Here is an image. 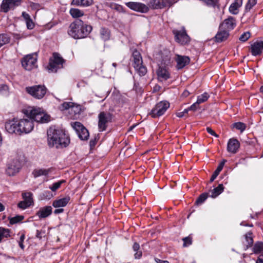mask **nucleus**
Segmentation results:
<instances>
[{"mask_svg": "<svg viewBox=\"0 0 263 263\" xmlns=\"http://www.w3.org/2000/svg\"><path fill=\"white\" fill-rule=\"evenodd\" d=\"M209 95L208 93L204 92L197 98V102L199 104L205 102L209 98Z\"/></svg>", "mask_w": 263, "mask_h": 263, "instance_id": "36", "label": "nucleus"}, {"mask_svg": "<svg viewBox=\"0 0 263 263\" xmlns=\"http://www.w3.org/2000/svg\"><path fill=\"white\" fill-rule=\"evenodd\" d=\"M190 95V92L189 91H188L187 90H185L183 93H182V96L184 97H187V96H189V95Z\"/></svg>", "mask_w": 263, "mask_h": 263, "instance_id": "61", "label": "nucleus"}, {"mask_svg": "<svg viewBox=\"0 0 263 263\" xmlns=\"http://www.w3.org/2000/svg\"><path fill=\"white\" fill-rule=\"evenodd\" d=\"M29 206H30V205L25 200L22 201L18 203V206L22 209H25Z\"/></svg>", "mask_w": 263, "mask_h": 263, "instance_id": "49", "label": "nucleus"}, {"mask_svg": "<svg viewBox=\"0 0 263 263\" xmlns=\"http://www.w3.org/2000/svg\"><path fill=\"white\" fill-rule=\"evenodd\" d=\"M64 60L60 54L53 53L52 57L50 59L48 69L49 72H56L58 69L63 68Z\"/></svg>", "mask_w": 263, "mask_h": 263, "instance_id": "7", "label": "nucleus"}, {"mask_svg": "<svg viewBox=\"0 0 263 263\" xmlns=\"http://www.w3.org/2000/svg\"><path fill=\"white\" fill-rule=\"evenodd\" d=\"M235 25V21L233 17H228L220 24L219 27L230 32L231 30L234 29Z\"/></svg>", "mask_w": 263, "mask_h": 263, "instance_id": "14", "label": "nucleus"}, {"mask_svg": "<svg viewBox=\"0 0 263 263\" xmlns=\"http://www.w3.org/2000/svg\"><path fill=\"white\" fill-rule=\"evenodd\" d=\"M80 139L82 140H87L89 137V133L88 130L84 127L80 132L77 133Z\"/></svg>", "mask_w": 263, "mask_h": 263, "instance_id": "30", "label": "nucleus"}, {"mask_svg": "<svg viewBox=\"0 0 263 263\" xmlns=\"http://www.w3.org/2000/svg\"><path fill=\"white\" fill-rule=\"evenodd\" d=\"M251 36V33L249 31H247L242 33L239 37V40L242 42L247 41Z\"/></svg>", "mask_w": 263, "mask_h": 263, "instance_id": "45", "label": "nucleus"}, {"mask_svg": "<svg viewBox=\"0 0 263 263\" xmlns=\"http://www.w3.org/2000/svg\"><path fill=\"white\" fill-rule=\"evenodd\" d=\"M133 250L135 251H137L140 249V246L139 244L137 242H135L133 246Z\"/></svg>", "mask_w": 263, "mask_h": 263, "instance_id": "56", "label": "nucleus"}, {"mask_svg": "<svg viewBox=\"0 0 263 263\" xmlns=\"http://www.w3.org/2000/svg\"><path fill=\"white\" fill-rule=\"evenodd\" d=\"M175 60L177 63L176 67L178 69H182L190 62V59L189 57L179 54L176 55Z\"/></svg>", "mask_w": 263, "mask_h": 263, "instance_id": "15", "label": "nucleus"}, {"mask_svg": "<svg viewBox=\"0 0 263 263\" xmlns=\"http://www.w3.org/2000/svg\"><path fill=\"white\" fill-rule=\"evenodd\" d=\"M48 144L50 147H66L69 143L70 140L62 129L50 127L47 130Z\"/></svg>", "mask_w": 263, "mask_h": 263, "instance_id": "2", "label": "nucleus"}, {"mask_svg": "<svg viewBox=\"0 0 263 263\" xmlns=\"http://www.w3.org/2000/svg\"><path fill=\"white\" fill-rule=\"evenodd\" d=\"M149 6L153 9H159L163 8L162 3L160 0H151L149 2Z\"/></svg>", "mask_w": 263, "mask_h": 263, "instance_id": "32", "label": "nucleus"}, {"mask_svg": "<svg viewBox=\"0 0 263 263\" xmlns=\"http://www.w3.org/2000/svg\"><path fill=\"white\" fill-rule=\"evenodd\" d=\"M136 253L135 254V257L136 258H140L142 256V252L141 251H136Z\"/></svg>", "mask_w": 263, "mask_h": 263, "instance_id": "57", "label": "nucleus"}, {"mask_svg": "<svg viewBox=\"0 0 263 263\" xmlns=\"http://www.w3.org/2000/svg\"><path fill=\"white\" fill-rule=\"evenodd\" d=\"M223 190L224 187L223 184H219L217 187L214 188L213 190L211 191L212 194L211 197L212 198H216L223 191Z\"/></svg>", "mask_w": 263, "mask_h": 263, "instance_id": "28", "label": "nucleus"}, {"mask_svg": "<svg viewBox=\"0 0 263 263\" xmlns=\"http://www.w3.org/2000/svg\"><path fill=\"white\" fill-rule=\"evenodd\" d=\"M113 115L108 111H101L98 115V126L99 132L105 130L108 124L112 122Z\"/></svg>", "mask_w": 263, "mask_h": 263, "instance_id": "6", "label": "nucleus"}, {"mask_svg": "<svg viewBox=\"0 0 263 263\" xmlns=\"http://www.w3.org/2000/svg\"><path fill=\"white\" fill-rule=\"evenodd\" d=\"M24 217L22 215L15 216L10 218V223L11 224H15L17 222L21 221L24 219Z\"/></svg>", "mask_w": 263, "mask_h": 263, "instance_id": "40", "label": "nucleus"}, {"mask_svg": "<svg viewBox=\"0 0 263 263\" xmlns=\"http://www.w3.org/2000/svg\"><path fill=\"white\" fill-rule=\"evenodd\" d=\"M37 55L36 53L26 55L21 61L22 66L27 70H31L37 67Z\"/></svg>", "mask_w": 263, "mask_h": 263, "instance_id": "11", "label": "nucleus"}, {"mask_svg": "<svg viewBox=\"0 0 263 263\" xmlns=\"http://www.w3.org/2000/svg\"><path fill=\"white\" fill-rule=\"evenodd\" d=\"M199 107V104L197 102L193 104L190 107H188V110L192 111H195Z\"/></svg>", "mask_w": 263, "mask_h": 263, "instance_id": "51", "label": "nucleus"}, {"mask_svg": "<svg viewBox=\"0 0 263 263\" xmlns=\"http://www.w3.org/2000/svg\"><path fill=\"white\" fill-rule=\"evenodd\" d=\"M239 142L236 139H231L227 146V150L229 152L235 154L237 152L239 147Z\"/></svg>", "mask_w": 263, "mask_h": 263, "instance_id": "19", "label": "nucleus"}, {"mask_svg": "<svg viewBox=\"0 0 263 263\" xmlns=\"http://www.w3.org/2000/svg\"><path fill=\"white\" fill-rule=\"evenodd\" d=\"M252 235V233L249 232L247 234H246L245 236L246 240L247 243V244L246 245L247 248L251 247L253 243V239Z\"/></svg>", "mask_w": 263, "mask_h": 263, "instance_id": "35", "label": "nucleus"}, {"mask_svg": "<svg viewBox=\"0 0 263 263\" xmlns=\"http://www.w3.org/2000/svg\"><path fill=\"white\" fill-rule=\"evenodd\" d=\"M47 88L44 85H38L31 87H27L26 91L34 98L41 99L47 92Z\"/></svg>", "mask_w": 263, "mask_h": 263, "instance_id": "8", "label": "nucleus"}, {"mask_svg": "<svg viewBox=\"0 0 263 263\" xmlns=\"http://www.w3.org/2000/svg\"><path fill=\"white\" fill-rule=\"evenodd\" d=\"M36 237L41 239L42 237V232L39 230H37L36 231V235H35Z\"/></svg>", "mask_w": 263, "mask_h": 263, "instance_id": "59", "label": "nucleus"}, {"mask_svg": "<svg viewBox=\"0 0 263 263\" xmlns=\"http://www.w3.org/2000/svg\"><path fill=\"white\" fill-rule=\"evenodd\" d=\"M11 231L9 229L0 227V243L5 238L10 237Z\"/></svg>", "mask_w": 263, "mask_h": 263, "instance_id": "27", "label": "nucleus"}, {"mask_svg": "<svg viewBox=\"0 0 263 263\" xmlns=\"http://www.w3.org/2000/svg\"><path fill=\"white\" fill-rule=\"evenodd\" d=\"M93 0H72L71 5L87 7L91 5Z\"/></svg>", "mask_w": 263, "mask_h": 263, "instance_id": "25", "label": "nucleus"}, {"mask_svg": "<svg viewBox=\"0 0 263 263\" xmlns=\"http://www.w3.org/2000/svg\"><path fill=\"white\" fill-rule=\"evenodd\" d=\"M91 30V26L84 24L82 20L77 19L70 24L68 32L74 39H82L86 37Z\"/></svg>", "mask_w": 263, "mask_h": 263, "instance_id": "3", "label": "nucleus"}, {"mask_svg": "<svg viewBox=\"0 0 263 263\" xmlns=\"http://www.w3.org/2000/svg\"><path fill=\"white\" fill-rule=\"evenodd\" d=\"M233 127L239 130L241 133L243 132L246 128V125L242 122H236L233 124Z\"/></svg>", "mask_w": 263, "mask_h": 263, "instance_id": "37", "label": "nucleus"}, {"mask_svg": "<svg viewBox=\"0 0 263 263\" xmlns=\"http://www.w3.org/2000/svg\"><path fill=\"white\" fill-rule=\"evenodd\" d=\"M164 7H170L175 3V0H161Z\"/></svg>", "mask_w": 263, "mask_h": 263, "instance_id": "48", "label": "nucleus"}, {"mask_svg": "<svg viewBox=\"0 0 263 263\" xmlns=\"http://www.w3.org/2000/svg\"><path fill=\"white\" fill-rule=\"evenodd\" d=\"M22 0H3L1 4V10L4 12L14 9L20 6Z\"/></svg>", "mask_w": 263, "mask_h": 263, "instance_id": "12", "label": "nucleus"}, {"mask_svg": "<svg viewBox=\"0 0 263 263\" xmlns=\"http://www.w3.org/2000/svg\"><path fill=\"white\" fill-rule=\"evenodd\" d=\"M182 240L183 241V246L184 247H186L191 245L192 242V238L190 236L183 238Z\"/></svg>", "mask_w": 263, "mask_h": 263, "instance_id": "47", "label": "nucleus"}, {"mask_svg": "<svg viewBox=\"0 0 263 263\" xmlns=\"http://www.w3.org/2000/svg\"><path fill=\"white\" fill-rule=\"evenodd\" d=\"M25 239V235L22 234L20 238V240L18 241L19 246L22 249H24V246L23 245V242Z\"/></svg>", "mask_w": 263, "mask_h": 263, "instance_id": "53", "label": "nucleus"}, {"mask_svg": "<svg viewBox=\"0 0 263 263\" xmlns=\"http://www.w3.org/2000/svg\"><path fill=\"white\" fill-rule=\"evenodd\" d=\"M133 65L136 72L139 76H145L147 72V68L143 64V60L141 54L137 50L133 53Z\"/></svg>", "mask_w": 263, "mask_h": 263, "instance_id": "5", "label": "nucleus"}, {"mask_svg": "<svg viewBox=\"0 0 263 263\" xmlns=\"http://www.w3.org/2000/svg\"><path fill=\"white\" fill-rule=\"evenodd\" d=\"M32 121L29 118L21 119L19 121H11L5 124L6 130L10 133L21 135L22 133H29L33 128Z\"/></svg>", "mask_w": 263, "mask_h": 263, "instance_id": "1", "label": "nucleus"}, {"mask_svg": "<svg viewBox=\"0 0 263 263\" xmlns=\"http://www.w3.org/2000/svg\"><path fill=\"white\" fill-rule=\"evenodd\" d=\"M52 213L51 206H46L40 209L36 213V215L40 218H45L49 216Z\"/></svg>", "mask_w": 263, "mask_h": 263, "instance_id": "20", "label": "nucleus"}, {"mask_svg": "<svg viewBox=\"0 0 263 263\" xmlns=\"http://www.w3.org/2000/svg\"><path fill=\"white\" fill-rule=\"evenodd\" d=\"M205 3H206L208 5L214 6L216 3L217 0H202Z\"/></svg>", "mask_w": 263, "mask_h": 263, "instance_id": "52", "label": "nucleus"}, {"mask_svg": "<svg viewBox=\"0 0 263 263\" xmlns=\"http://www.w3.org/2000/svg\"><path fill=\"white\" fill-rule=\"evenodd\" d=\"M21 168L20 162L17 160H14L10 162L6 169V173L9 176H14Z\"/></svg>", "mask_w": 263, "mask_h": 263, "instance_id": "13", "label": "nucleus"}, {"mask_svg": "<svg viewBox=\"0 0 263 263\" xmlns=\"http://www.w3.org/2000/svg\"><path fill=\"white\" fill-rule=\"evenodd\" d=\"M74 106L73 103L72 102H64L61 106L60 109L61 110L68 109L70 108L71 110H73Z\"/></svg>", "mask_w": 263, "mask_h": 263, "instance_id": "43", "label": "nucleus"}, {"mask_svg": "<svg viewBox=\"0 0 263 263\" xmlns=\"http://www.w3.org/2000/svg\"><path fill=\"white\" fill-rule=\"evenodd\" d=\"M229 36V32L219 27L218 31L214 37V40L217 43H221L226 41Z\"/></svg>", "mask_w": 263, "mask_h": 263, "instance_id": "16", "label": "nucleus"}, {"mask_svg": "<svg viewBox=\"0 0 263 263\" xmlns=\"http://www.w3.org/2000/svg\"><path fill=\"white\" fill-rule=\"evenodd\" d=\"M158 263H169L168 261L166 260H161L160 259H158V261H157Z\"/></svg>", "mask_w": 263, "mask_h": 263, "instance_id": "62", "label": "nucleus"}, {"mask_svg": "<svg viewBox=\"0 0 263 263\" xmlns=\"http://www.w3.org/2000/svg\"><path fill=\"white\" fill-rule=\"evenodd\" d=\"M22 196L24 200L26 202L30 205L33 203L32 194L31 192H26L22 193Z\"/></svg>", "mask_w": 263, "mask_h": 263, "instance_id": "31", "label": "nucleus"}, {"mask_svg": "<svg viewBox=\"0 0 263 263\" xmlns=\"http://www.w3.org/2000/svg\"><path fill=\"white\" fill-rule=\"evenodd\" d=\"M127 6L131 9L135 11L145 13L148 11V8L144 4L135 2H129Z\"/></svg>", "mask_w": 263, "mask_h": 263, "instance_id": "17", "label": "nucleus"}, {"mask_svg": "<svg viewBox=\"0 0 263 263\" xmlns=\"http://www.w3.org/2000/svg\"><path fill=\"white\" fill-rule=\"evenodd\" d=\"M208 197V194L204 193L201 194L196 201V204L200 205L204 202V201L207 199Z\"/></svg>", "mask_w": 263, "mask_h": 263, "instance_id": "34", "label": "nucleus"}, {"mask_svg": "<svg viewBox=\"0 0 263 263\" xmlns=\"http://www.w3.org/2000/svg\"><path fill=\"white\" fill-rule=\"evenodd\" d=\"M226 162V160L224 159L218 165L216 170L214 171V172L213 173V174L210 179V182H213L216 179L217 176L219 175V173L222 170Z\"/></svg>", "mask_w": 263, "mask_h": 263, "instance_id": "26", "label": "nucleus"}, {"mask_svg": "<svg viewBox=\"0 0 263 263\" xmlns=\"http://www.w3.org/2000/svg\"><path fill=\"white\" fill-rule=\"evenodd\" d=\"M158 78L159 81H166L170 77V74L167 69L162 67H159L157 70Z\"/></svg>", "mask_w": 263, "mask_h": 263, "instance_id": "21", "label": "nucleus"}, {"mask_svg": "<svg viewBox=\"0 0 263 263\" xmlns=\"http://www.w3.org/2000/svg\"><path fill=\"white\" fill-rule=\"evenodd\" d=\"M24 114L32 121L46 123L49 121V116L45 114L40 108H28L24 111Z\"/></svg>", "mask_w": 263, "mask_h": 263, "instance_id": "4", "label": "nucleus"}, {"mask_svg": "<svg viewBox=\"0 0 263 263\" xmlns=\"http://www.w3.org/2000/svg\"><path fill=\"white\" fill-rule=\"evenodd\" d=\"M253 251L255 253H263V242H256L254 246Z\"/></svg>", "mask_w": 263, "mask_h": 263, "instance_id": "33", "label": "nucleus"}, {"mask_svg": "<svg viewBox=\"0 0 263 263\" xmlns=\"http://www.w3.org/2000/svg\"><path fill=\"white\" fill-rule=\"evenodd\" d=\"M173 33L174 35L175 41L181 45H185L190 42V37L187 35L184 27L181 30L174 29Z\"/></svg>", "mask_w": 263, "mask_h": 263, "instance_id": "10", "label": "nucleus"}, {"mask_svg": "<svg viewBox=\"0 0 263 263\" xmlns=\"http://www.w3.org/2000/svg\"><path fill=\"white\" fill-rule=\"evenodd\" d=\"M189 110L187 108L184 109L183 111L177 112L176 115L179 118H181L184 116V115L186 114H187Z\"/></svg>", "mask_w": 263, "mask_h": 263, "instance_id": "55", "label": "nucleus"}, {"mask_svg": "<svg viewBox=\"0 0 263 263\" xmlns=\"http://www.w3.org/2000/svg\"><path fill=\"white\" fill-rule=\"evenodd\" d=\"M242 0H235L229 7L230 12L233 15H236L239 12V8L242 6Z\"/></svg>", "mask_w": 263, "mask_h": 263, "instance_id": "22", "label": "nucleus"}, {"mask_svg": "<svg viewBox=\"0 0 263 263\" xmlns=\"http://www.w3.org/2000/svg\"><path fill=\"white\" fill-rule=\"evenodd\" d=\"M8 91V87L7 85L2 84L0 86V93H7Z\"/></svg>", "mask_w": 263, "mask_h": 263, "instance_id": "50", "label": "nucleus"}, {"mask_svg": "<svg viewBox=\"0 0 263 263\" xmlns=\"http://www.w3.org/2000/svg\"><path fill=\"white\" fill-rule=\"evenodd\" d=\"M71 125L75 129L77 133L85 127L80 122H75L72 123Z\"/></svg>", "mask_w": 263, "mask_h": 263, "instance_id": "44", "label": "nucleus"}, {"mask_svg": "<svg viewBox=\"0 0 263 263\" xmlns=\"http://www.w3.org/2000/svg\"><path fill=\"white\" fill-rule=\"evenodd\" d=\"M256 263H263V255H260L256 260Z\"/></svg>", "mask_w": 263, "mask_h": 263, "instance_id": "60", "label": "nucleus"}, {"mask_svg": "<svg viewBox=\"0 0 263 263\" xmlns=\"http://www.w3.org/2000/svg\"><path fill=\"white\" fill-rule=\"evenodd\" d=\"M70 199V198L69 196H66L64 198L55 200L53 202L52 205L55 208L64 207L69 202Z\"/></svg>", "mask_w": 263, "mask_h": 263, "instance_id": "23", "label": "nucleus"}, {"mask_svg": "<svg viewBox=\"0 0 263 263\" xmlns=\"http://www.w3.org/2000/svg\"><path fill=\"white\" fill-rule=\"evenodd\" d=\"M251 53L254 56L260 55L263 51V41H257L251 45Z\"/></svg>", "mask_w": 263, "mask_h": 263, "instance_id": "18", "label": "nucleus"}, {"mask_svg": "<svg viewBox=\"0 0 263 263\" xmlns=\"http://www.w3.org/2000/svg\"><path fill=\"white\" fill-rule=\"evenodd\" d=\"M28 29H32L34 26V24L30 17H24Z\"/></svg>", "mask_w": 263, "mask_h": 263, "instance_id": "46", "label": "nucleus"}, {"mask_svg": "<svg viewBox=\"0 0 263 263\" xmlns=\"http://www.w3.org/2000/svg\"><path fill=\"white\" fill-rule=\"evenodd\" d=\"M64 211V209H62V208H60V209H55L54 211V213L55 214H59V213H63Z\"/></svg>", "mask_w": 263, "mask_h": 263, "instance_id": "58", "label": "nucleus"}, {"mask_svg": "<svg viewBox=\"0 0 263 263\" xmlns=\"http://www.w3.org/2000/svg\"><path fill=\"white\" fill-rule=\"evenodd\" d=\"M170 60V57H168V58H167V60H165V61H164V64H167V63H169Z\"/></svg>", "mask_w": 263, "mask_h": 263, "instance_id": "64", "label": "nucleus"}, {"mask_svg": "<svg viewBox=\"0 0 263 263\" xmlns=\"http://www.w3.org/2000/svg\"><path fill=\"white\" fill-rule=\"evenodd\" d=\"M50 172V169H45V168H40V169H35L32 172V175H33L34 178H36L41 176H47L49 172Z\"/></svg>", "mask_w": 263, "mask_h": 263, "instance_id": "24", "label": "nucleus"}, {"mask_svg": "<svg viewBox=\"0 0 263 263\" xmlns=\"http://www.w3.org/2000/svg\"><path fill=\"white\" fill-rule=\"evenodd\" d=\"M4 210V206L0 203V212L3 211Z\"/></svg>", "mask_w": 263, "mask_h": 263, "instance_id": "63", "label": "nucleus"}, {"mask_svg": "<svg viewBox=\"0 0 263 263\" xmlns=\"http://www.w3.org/2000/svg\"><path fill=\"white\" fill-rule=\"evenodd\" d=\"M10 41L9 37L6 34H0V43L1 47L8 43Z\"/></svg>", "mask_w": 263, "mask_h": 263, "instance_id": "38", "label": "nucleus"}, {"mask_svg": "<svg viewBox=\"0 0 263 263\" xmlns=\"http://www.w3.org/2000/svg\"><path fill=\"white\" fill-rule=\"evenodd\" d=\"M100 36L103 41H107L110 38V32L108 29L102 28L100 29Z\"/></svg>", "mask_w": 263, "mask_h": 263, "instance_id": "29", "label": "nucleus"}, {"mask_svg": "<svg viewBox=\"0 0 263 263\" xmlns=\"http://www.w3.org/2000/svg\"><path fill=\"white\" fill-rule=\"evenodd\" d=\"M257 0H248L245 6V11H249L254 5H256Z\"/></svg>", "mask_w": 263, "mask_h": 263, "instance_id": "41", "label": "nucleus"}, {"mask_svg": "<svg viewBox=\"0 0 263 263\" xmlns=\"http://www.w3.org/2000/svg\"><path fill=\"white\" fill-rule=\"evenodd\" d=\"M206 131L211 135H213L216 137H218V135L211 127H206Z\"/></svg>", "mask_w": 263, "mask_h": 263, "instance_id": "54", "label": "nucleus"}, {"mask_svg": "<svg viewBox=\"0 0 263 263\" xmlns=\"http://www.w3.org/2000/svg\"><path fill=\"white\" fill-rule=\"evenodd\" d=\"M169 107L170 103L168 102L161 101L155 105L148 115L153 118H158L163 115Z\"/></svg>", "mask_w": 263, "mask_h": 263, "instance_id": "9", "label": "nucleus"}, {"mask_svg": "<svg viewBox=\"0 0 263 263\" xmlns=\"http://www.w3.org/2000/svg\"><path fill=\"white\" fill-rule=\"evenodd\" d=\"M70 13L71 16H83L84 15L83 11L76 8H71L70 10Z\"/></svg>", "mask_w": 263, "mask_h": 263, "instance_id": "39", "label": "nucleus"}, {"mask_svg": "<svg viewBox=\"0 0 263 263\" xmlns=\"http://www.w3.org/2000/svg\"><path fill=\"white\" fill-rule=\"evenodd\" d=\"M64 180H60L58 182L54 183L52 186H49V189L53 192L57 190H58L61 185V184L65 182Z\"/></svg>", "mask_w": 263, "mask_h": 263, "instance_id": "42", "label": "nucleus"}]
</instances>
